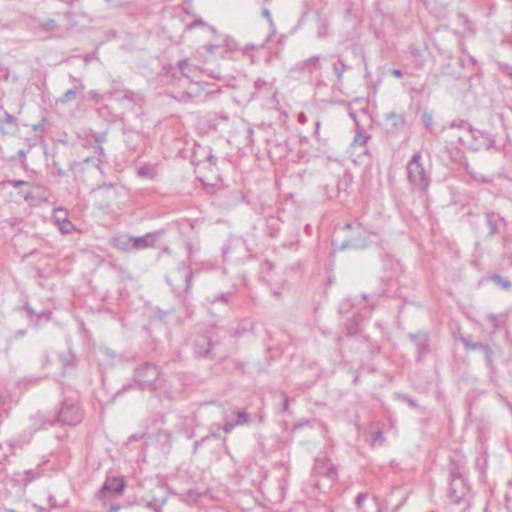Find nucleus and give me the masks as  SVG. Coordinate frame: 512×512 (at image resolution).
<instances>
[{"label":"nucleus","mask_w":512,"mask_h":512,"mask_svg":"<svg viewBox=\"0 0 512 512\" xmlns=\"http://www.w3.org/2000/svg\"><path fill=\"white\" fill-rule=\"evenodd\" d=\"M83 419V412L79 406L77 398L67 397L61 403L57 412V417H46L43 413H36L32 420L34 421V430L46 429L55 424L75 426Z\"/></svg>","instance_id":"nucleus-1"},{"label":"nucleus","mask_w":512,"mask_h":512,"mask_svg":"<svg viewBox=\"0 0 512 512\" xmlns=\"http://www.w3.org/2000/svg\"><path fill=\"white\" fill-rule=\"evenodd\" d=\"M407 180L412 191L424 194L431 182L430 173L422 163V154L417 151L406 165Z\"/></svg>","instance_id":"nucleus-2"},{"label":"nucleus","mask_w":512,"mask_h":512,"mask_svg":"<svg viewBox=\"0 0 512 512\" xmlns=\"http://www.w3.org/2000/svg\"><path fill=\"white\" fill-rule=\"evenodd\" d=\"M442 130H457L458 133H455L452 136L456 138L457 143L463 146L468 144L469 137L476 138V134H478L481 138L484 139V142L481 144H469V147L474 151L480 150L482 148L489 149L493 144V140L488 134L481 131L472 130L470 124L464 120L452 121L447 126H444Z\"/></svg>","instance_id":"nucleus-3"},{"label":"nucleus","mask_w":512,"mask_h":512,"mask_svg":"<svg viewBox=\"0 0 512 512\" xmlns=\"http://www.w3.org/2000/svg\"><path fill=\"white\" fill-rule=\"evenodd\" d=\"M450 474L448 496L454 503H460L468 494L470 487L464 476V467L460 461L451 459L448 464Z\"/></svg>","instance_id":"nucleus-4"},{"label":"nucleus","mask_w":512,"mask_h":512,"mask_svg":"<svg viewBox=\"0 0 512 512\" xmlns=\"http://www.w3.org/2000/svg\"><path fill=\"white\" fill-rule=\"evenodd\" d=\"M135 380L141 390H156L159 387L160 371L156 365L144 363L135 369Z\"/></svg>","instance_id":"nucleus-5"},{"label":"nucleus","mask_w":512,"mask_h":512,"mask_svg":"<svg viewBox=\"0 0 512 512\" xmlns=\"http://www.w3.org/2000/svg\"><path fill=\"white\" fill-rule=\"evenodd\" d=\"M211 88L212 85L207 82L200 80L191 81L188 83L186 90L182 93L179 100L184 102H204L210 95L215 93Z\"/></svg>","instance_id":"nucleus-6"},{"label":"nucleus","mask_w":512,"mask_h":512,"mask_svg":"<svg viewBox=\"0 0 512 512\" xmlns=\"http://www.w3.org/2000/svg\"><path fill=\"white\" fill-rule=\"evenodd\" d=\"M125 480L123 477H108L99 491V498H104L108 494H123L125 490Z\"/></svg>","instance_id":"nucleus-7"},{"label":"nucleus","mask_w":512,"mask_h":512,"mask_svg":"<svg viewBox=\"0 0 512 512\" xmlns=\"http://www.w3.org/2000/svg\"><path fill=\"white\" fill-rule=\"evenodd\" d=\"M357 512H380V506L376 497L368 493H359L355 500Z\"/></svg>","instance_id":"nucleus-8"},{"label":"nucleus","mask_w":512,"mask_h":512,"mask_svg":"<svg viewBox=\"0 0 512 512\" xmlns=\"http://www.w3.org/2000/svg\"><path fill=\"white\" fill-rule=\"evenodd\" d=\"M192 345L195 354L199 357L209 356L214 347L211 337L207 334L197 335L193 339Z\"/></svg>","instance_id":"nucleus-9"},{"label":"nucleus","mask_w":512,"mask_h":512,"mask_svg":"<svg viewBox=\"0 0 512 512\" xmlns=\"http://www.w3.org/2000/svg\"><path fill=\"white\" fill-rule=\"evenodd\" d=\"M409 339L414 343L417 350L418 361L429 352V335L425 331H419L417 333H410Z\"/></svg>","instance_id":"nucleus-10"},{"label":"nucleus","mask_w":512,"mask_h":512,"mask_svg":"<svg viewBox=\"0 0 512 512\" xmlns=\"http://www.w3.org/2000/svg\"><path fill=\"white\" fill-rule=\"evenodd\" d=\"M313 471L315 474L325 476L332 481L337 476L335 466L327 458H316Z\"/></svg>","instance_id":"nucleus-11"},{"label":"nucleus","mask_w":512,"mask_h":512,"mask_svg":"<svg viewBox=\"0 0 512 512\" xmlns=\"http://www.w3.org/2000/svg\"><path fill=\"white\" fill-rule=\"evenodd\" d=\"M6 183L15 188H20V194L27 202H32L34 200L33 189H40L39 185H35L33 183L22 181V180H7Z\"/></svg>","instance_id":"nucleus-12"},{"label":"nucleus","mask_w":512,"mask_h":512,"mask_svg":"<svg viewBox=\"0 0 512 512\" xmlns=\"http://www.w3.org/2000/svg\"><path fill=\"white\" fill-rule=\"evenodd\" d=\"M349 115L353 118L355 122V135L351 145L353 147H365L367 142L370 140L371 135L366 133L364 128L359 124L354 112H350Z\"/></svg>","instance_id":"nucleus-13"},{"label":"nucleus","mask_w":512,"mask_h":512,"mask_svg":"<svg viewBox=\"0 0 512 512\" xmlns=\"http://www.w3.org/2000/svg\"><path fill=\"white\" fill-rule=\"evenodd\" d=\"M178 68L181 72V74L191 81H196L201 76V70L198 66L192 64L189 62V60L184 59L178 63Z\"/></svg>","instance_id":"nucleus-14"},{"label":"nucleus","mask_w":512,"mask_h":512,"mask_svg":"<svg viewBox=\"0 0 512 512\" xmlns=\"http://www.w3.org/2000/svg\"><path fill=\"white\" fill-rule=\"evenodd\" d=\"M295 69L312 74L321 69V57L319 55H314L302 60L295 65Z\"/></svg>","instance_id":"nucleus-15"},{"label":"nucleus","mask_w":512,"mask_h":512,"mask_svg":"<svg viewBox=\"0 0 512 512\" xmlns=\"http://www.w3.org/2000/svg\"><path fill=\"white\" fill-rule=\"evenodd\" d=\"M250 422V415L246 411H238L235 420H226L222 429L225 433H230L235 427L242 426Z\"/></svg>","instance_id":"nucleus-16"},{"label":"nucleus","mask_w":512,"mask_h":512,"mask_svg":"<svg viewBox=\"0 0 512 512\" xmlns=\"http://www.w3.org/2000/svg\"><path fill=\"white\" fill-rule=\"evenodd\" d=\"M71 81L72 82H75L77 85L74 86L73 88L67 90L57 101L59 103H62V104H67L69 102H71L72 100H74L76 98V95L80 92H83L84 89H85V86L84 84L79 80V79H76L75 77L71 76L70 77Z\"/></svg>","instance_id":"nucleus-17"},{"label":"nucleus","mask_w":512,"mask_h":512,"mask_svg":"<svg viewBox=\"0 0 512 512\" xmlns=\"http://www.w3.org/2000/svg\"><path fill=\"white\" fill-rule=\"evenodd\" d=\"M168 490L164 486H157L156 489L153 491L152 497L146 501L145 506L151 507L154 504L159 505H166L168 501Z\"/></svg>","instance_id":"nucleus-18"},{"label":"nucleus","mask_w":512,"mask_h":512,"mask_svg":"<svg viewBox=\"0 0 512 512\" xmlns=\"http://www.w3.org/2000/svg\"><path fill=\"white\" fill-rule=\"evenodd\" d=\"M0 130L4 134H13L18 130V123L16 117L4 112L3 119H0Z\"/></svg>","instance_id":"nucleus-19"},{"label":"nucleus","mask_w":512,"mask_h":512,"mask_svg":"<svg viewBox=\"0 0 512 512\" xmlns=\"http://www.w3.org/2000/svg\"><path fill=\"white\" fill-rule=\"evenodd\" d=\"M154 245V234L147 233L144 236H132V250H144Z\"/></svg>","instance_id":"nucleus-20"},{"label":"nucleus","mask_w":512,"mask_h":512,"mask_svg":"<svg viewBox=\"0 0 512 512\" xmlns=\"http://www.w3.org/2000/svg\"><path fill=\"white\" fill-rule=\"evenodd\" d=\"M385 119L389 122L390 126L397 131L402 130L406 125L405 117L394 111L387 113Z\"/></svg>","instance_id":"nucleus-21"},{"label":"nucleus","mask_w":512,"mask_h":512,"mask_svg":"<svg viewBox=\"0 0 512 512\" xmlns=\"http://www.w3.org/2000/svg\"><path fill=\"white\" fill-rule=\"evenodd\" d=\"M274 82L267 81L262 78H258L254 82L255 94L258 95H268L273 91Z\"/></svg>","instance_id":"nucleus-22"},{"label":"nucleus","mask_w":512,"mask_h":512,"mask_svg":"<svg viewBox=\"0 0 512 512\" xmlns=\"http://www.w3.org/2000/svg\"><path fill=\"white\" fill-rule=\"evenodd\" d=\"M131 244H132V236L120 235V236H116L112 239L113 247H115L121 251H125V252L131 251L132 250Z\"/></svg>","instance_id":"nucleus-23"},{"label":"nucleus","mask_w":512,"mask_h":512,"mask_svg":"<svg viewBox=\"0 0 512 512\" xmlns=\"http://www.w3.org/2000/svg\"><path fill=\"white\" fill-rule=\"evenodd\" d=\"M37 29L43 33H51L59 29V24L54 19H46L38 23Z\"/></svg>","instance_id":"nucleus-24"},{"label":"nucleus","mask_w":512,"mask_h":512,"mask_svg":"<svg viewBox=\"0 0 512 512\" xmlns=\"http://www.w3.org/2000/svg\"><path fill=\"white\" fill-rule=\"evenodd\" d=\"M59 361L65 370L76 366V357L71 352V350H67L66 352L60 354Z\"/></svg>","instance_id":"nucleus-25"},{"label":"nucleus","mask_w":512,"mask_h":512,"mask_svg":"<svg viewBox=\"0 0 512 512\" xmlns=\"http://www.w3.org/2000/svg\"><path fill=\"white\" fill-rule=\"evenodd\" d=\"M178 271L182 272V277H183L184 283H185L184 291L187 293L191 289V286H192V275H193V273L189 269V267L186 266L185 263H181L178 266Z\"/></svg>","instance_id":"nucleus-26"},{"label":"nucleus","mask_w":512,"mask_h":512,"mask_svg":"<svg viewBox=\"0 0 512 512\" xmlns=\"http://www.w3.org/2000/svg\"><path fill=\"white\" fill-rule=\"evenodd\" d=\"M55 222L59 230L63 234H69L74 228L72 222L68 220L66 217L61 218L60 216L55 215Z\"/></svg>","instance_id":"nucleus-27"},{"label":"nucleus","mask_w":512,"mask_h":512,"mask_svg":"<svg viewBox=\"0 0 512 512\" xmlns=\"http://www.w3.org/2000/svg\"><path fill=\"white\" fill-rule=\"evenodd\" d=\"M490 280L505 290H509L512 287V283L508 279L500 276L499 274L491 275Z\"/></svg>","instance_id":"nucleus-28"},{"label":"nucleus","mask_w":512,"mask_h":512,"mask_svg":"<svg viewBox=\"0 0 512 512\" xmlns=\"http://www.w3.org/2000/svg\"><path fill=\"white\" fill-rule=\"evenodd\" d=\"M112 94L120 100L134 101L135 97H136V93L131 90H118L117 89Z\"/></svg>","instance_id":"nucleus-29"},{"label":"nucleus","mask_w":512,"mask_h":512,"mask_svg":"<svg viewBox=\"0 0 512 512\" xmlns=\"http://www.w3.org/2000/svg\"><path fill=\"white\" fill-rule=\"evenodd\" d=\"M346 69L347 66L341 59L333 64V71L336 74L337 80L339 82L342 80L343 74L346 71Z\"/></svg>","instance_id":"nucleus-30"},{"label":"nucleus","mask_w":512,"mask_h":512,"mask_svg":"<svg viewBox=\"0 0 512 512\" xmlns=\"http://www.w3.org/2000/svg\"><path fill=\"white\" fill-rule=\"evenodd\" d=\"M486 220L489 227V233L490 235H494L497 232V223L494 220V214L493 213H487L486 214Z\"/></svg>","instance_id":"nucleus-31"},{"label":"nucleus","mask_w":512,"mask_h":512,"mask_svg":"<svg viewBox=\"0 0 512 512\" xmlns=\"http://www.w3.org/2000/svg\"><path fill=\"white\" fill-rule=\"evenodd\" d=\"M385 439L381 430H377L371 434V442L373 446L382 445Z\"/></svg>","instance_id":"nucleus-32"},{"label":"nucleus","mask_w":512,"mask_h":512,"mask_svg":"<svg viewBox=\"0 0 512 512\" xmlns=\"http://www.w3.org/2000/svg\"><path fill=\"white\" fill-rule=\"evenodd\" d=\"M421 118H422V122L425 125L426 129L431 130L432 125H433V115H432V113H430L428 111H424L422 113V117Z\"/></svg>","instance_id":"nucleus-33"},{"label":"nucleus","mask_w":512,"mask_h":512,"mask_svg":"<svg viewBox=\"0 0 512 512\" xmlns=\"http://www.w3.org/2000/svg\"><path fill=\"white\" fill-rule=\"evenodd\" d=\"M482 352L484 353L485 355V360H486V363L488 364L489 367H493V351L492 349L486 345L485 347H483L482 349Z\"/></svg>","instance_id":"nucleus-34"},{"label":"nucleus","mask_w":512,"mask_h":512,"mask_svg":"<svg viewBox=\"0 0 512 512\" xmlns=\"http://www.w3.org/2000/svg\"><path fill=\"white\" fill-rule=\"evenodd\" d=\"M482 352L484 353L485 355V360H486V363L488 364L489 367H493V351L492 349L486 345L485 347H483L482 349Z\"/></svg>","instance_id":"nucleus-35"},{"label":"nucleus","mask_w":512,"mask_h":512,"mask_svg":"<svg viewBox=\"0 0 512 512\" xmlns=\"http://www.w3.org/2000/svg\"><path fill=\"white\" fill-rule=\"evenodd\" d=\"M464 342V345H465V348L467 350H476V349H479L482 351L483 347L486 346V344H483V343H480V342H475V343H472L466 339L463 340Z\"/></svg>","instance_id":"nucleus-36"},{"label":"nucleus","mask_w":512,"mask_h":512,"mask_svg":"<svg viewBox=\"0 0 512 512\" xmlns=\"http://www.w3.org/2000/svg\"><path fill=\"white\" fill-rule=\"evenodd\" d=\"M466 170L475 181L481 183L486 182V177L483 174L472 171L468 165L466 166Z\"/></svg>","instance_id":"nucleus-37"},{"label":"nucleus","mask_w":512,"mask_h":512,"mask_svg":"<svg viewBox=\"0 0 512 512\" xmlns=\"http://www.w3.org/2000/svg\"><path fill=\"white\" fill-rule=\"evenodd\" d=\"M25 477L23 479V481L27 484V483H30L32 482L33 480L37 479L40 474L38 472H35L33 470H27L25 471Z\"/></svg>","instance_id":"nucleus-38"},{"label":"nucleus","mask_w":512,"mask_h":512,"mask_svg":"<svg viewBox=\"0 0 512 512\" xmlns=\"http://www.w3.org/2000/svg\"><path fill=\"white\" fill-rule=\"evenodd\" d=\"M99 352L101 355H103L105 358L109 360H114L117 357L116 353L113 350L106 347L101 348Z\"/></svg>","instance_id":"nucleus-39"},{"label":"nucleus","mask_w":512,"mask_h":512,"mask_svg":"<svg viewBox=\"0 0 512 512\" xmlns=\"http://www.w3.org/2000/svg\"><path fill=\"white\" fill-rule=\"evenodd\" d=\"M203 48L207 52L212 53V54L216 53V51H218V50L225 51V49L220 47L219 45H212V44L204 45Z\"/></svg>","instance_id":"nucleus-40"},{"label":"nucleus","mask_w":512,"mask_h":512,"mask_svg":"<svg viewBox=\"0 0 512 512\" xmlns=\"http://www.w3.org/2000/svg\"><path fill=\"white\" fill-rule=\"evenodd\" d=\"M487 320L492 324L494 328H498L500 325L497 315L489 314L487 315Z\"/></svg>","instance_id":"nucleus-41"},{"label":"nucleus","mask_w":512,"mask_h":512,"mask_svg":"<svg viewBox=\"0 0 512 512\" xmlns=\"http://www.w3.org/2000/svg\"><path fill=\"white\" fill-rule=\"evenodd\" d=\"M281 396L283 398L282 411L283 412H289V400H288V397L284 393H282Z\"/></svg>","instance_id":"nucleus-42"},{"label":"nucleus","mask_w":512,"mask_h":512,"mask_svg":"<svg viewBox=\"0 0 512 512\" xmlns=\"http://www.w3.org/2000/svg\"><path fill=\"white\" fill-rule=\"evenodd\" d=\"M90 98L95 100L97 103H99L102 100V96L97 93L96 91H90L89 92Z\"/></svg>","instance_id":"nucleus-43"},{"label":"nucleus","mask_w":512,"mask_h":512,"mask_svg":"<svg viewBox=\"0 0 512 512\" xmlns=\"http://www.w3.org/2000/svg\"><path fill=\"white\" fill-rule=\"evenodd\" d=\"M94 139L99 145H101V143H103L106 139V133H99L94 136Z\"/></svg>","instance_id":"nucleus-44"},{"label":"nucleus","mask_w":512,"mask_h":512,"mask_svg":"<svg viewBox=\"0 0 512 512\" xmlns=\"http://www.w3.org/2000/svg\"><path fill=\"white\" fill-rule=\"evenodd\" d=\"M262 15H263V17H265L267 19V21L270 25L273 24L271 13L267 8L263 9Z\"/></svg>","instance_id":"nucleus-45"},{"label":"nucleus","mask_w":512,"mask_h":512,"mask_svg":"<svg viewBox=\"0 0 512 512\" xmlns=\"http://www.w3.org/2000/svg\"><path fill=\"white\" fill-rule=\"evenodd\" d=\"M355 244H352L348 241H345L343 244H341L339 247H337L336 243L333 242V246L335 247V249L339 248V249H344L346 247H350V246H354Z\"/></svg>","instance_id":"nucleus-46"},{"label":"nucleus","mask_w":512,"mask_h":512,"mask_svg":"<svg viewBox=\"0 0 512 512\" xmlns=\"http://www.w3.org/2000/svg\"><path fill=\"white\" fill-rule=\"evenodd\" d=\"M164 505L154 504L151 507H148V509H151L154 512H162V508Z\"/></svg>","instance_id":"nucleus-47"},{"label":"nucleus","mask_w":512,"mask_h":512,"mask_svg":"<svg viewBox=\"0 0 512 512\" xmlns=\"http://www.w3.org/2000/svg\"><path fill=\"white\" fill-rule=\"evenodd\" d=\"M390 73L396 78H401L403 76L402 71L399 69H392Z\"/></svg>","instance_id":"nucleus-48"},{"label":"nucleus","mask_w":512,"mask_h":512,"mask_svg":"<svg viewBox=\"0 0 512 512\" xmlns=\"http://www.w3.org/2000/svg\"><path fill=\"white\" fill-rule=\"evenodd\" d=\"M403 400L406 401L411 407L417 406L416 402L407 396H403Z\"/></svg>","instance_id":"nucleus-49"},{"label":"nucleus","mask_w":512,"mask_h":512,"mask_svg":"<svg viewBox=\"0 0 512 512\" xmlns=\"http://www.w3.org/2000/svg\"><path fill=\"white\" fill-rule=\"evenodd\" d=\"M114 184H103V185H99L97 187V190H103V189H114Z\"/></svg>","instance_id":"nucleus-50"},{"label":"nucleus","mask_w":512,"mask_h":512,"mask_svg":"<svg viewBox=\"0 0 512 512\" xmlns=\"http://www.w3.org/2000/svg\"><path fill=\"white\" fill-rule=\"evenodd\" d=\"M25 334H26V330L25 329H20V330L15 332L14 338L17 339L19 337H23Z\"/></svg>","instance_id":"nucleus-51"},{"label":"nucleus","mask_w":512,"mask_h":512,"mask_svg":"<svg viewBox=\"0 0 512 512\" xmlns=\"http://www.w3.org/2000/svg\"><path fill=\"white\" fill-rule=\"evenodd\" d=\"M120 510V505L118 504H115V505H111V507L109 508L108 511L106 512H118Z\"/></svg>","instance_id":"nucleus-52"},{"label":"nucleus","mask_w":512,"mask_h":512,"mask_svg":"<svg viewBox=\"0 0 512 512\" xmlns=\"http://www.w3.org/2000/svg\"><path fill=\"white\" fill-rule=\"evenodd\" d=\"M207 160H208L211 164L215 165V164H216V161H217V158H216L214 155L209 154V155L207 156Z\"/></svg>","instance_id":"nucleus-53"},{"label":"nucleus","mask_w":512,"mask_h":512,"mask_svg":"<svg viewBox=\"0 0 512 512\" xmlns=\"http://www.w3.org/2000/svg\"><path fill=\"white\" fill-rule=\"evenodd\" d=\"M217 300H221L223 302H228V299H227V296L225 294H219L217 297H216Z\"/></svg>","instance_id":"nucleus-54"},{"label":"nucleus","mask_w":512,"mask_h":512,"mask_svg":"<svg viewBox=\"0 0 512 512\" xmlns=\"http://www.w3.org/2000/svg\"><path fill=\"white\" fill-rule=\"evenodd\" d=\"M25 309H26V310L28 311V313H29V314H31V315H34V314H35L34 310H33L30 306H28V305L25 307Z\"/></svg>","instance_id":"nucleus-55"},{"label":"nucleus","mask_w":512,"mask_h":512,"mask_svg":"<svg viewBox=\"0 0 512 512\" xmlns=\"http://www.w3.org/2000/svg\"><path fill=\"white\" fill-rule=\"evenodd\" d=\"M97 149H98L100 155H104V148L101 145H98Z\"/></svg>","instance_id":"nucleus-56"},{"label":"nucleus","mask_w":512,"mask_h":512,"mask_svg":"<svg viewBox=\"0 0 512 512\" xmlns=\"http://www.w3.org/2000/svg\"><path fill=\"white\" fill-rule=\"evenodd\" d=\"M57 173H58V175H60V176H64V175H65V171H64V170H62V169H58V170H57Z\"/></svg>","instance_id":"nucleus-57"},{"label":"nucleus","mask_w":512,"mask_h":512,"mask_svg":"<svg viewBox=\"0 0 512 512\" xmlns=\"http://www.w3.org/2000/svg\"><path fill=\"white\" fill-rule=\"evenodd\" d=\"M41 125L37 124L33 126L34 131H38L40 129Z\"/></svg>","instance_id":"nucleus-58"},{"label":"nucleus","mask_w":512,"mask_h":512,"mask_svg":"<svg viewBox=\"0 0 512 512\" xmlns=\"http://www.w3.org/2000/svg\"><path fill=\"white\" fill-rule=\"evenodd\" d=\"M18 154H19L20 157H25L24 150H19Z\"/></svg>","instance_id":"nucleus-59"},{"label":"nucleus","mask_w":512,"mask_h":512,"mask_svg":"<svg viewBox=\"0 0 512 512\" xmlns=\"http://www.w3.org/2000/svg\"><path fill=\"white\" fill-rule=\"evenodd\" d=\"M198 446H199V443H198V442H195V444H194V452H196V451H197Z\"/></svg>","instance_id":"nucleus-60"},{"label":"nucleus","mask_w":512,"mask_h":512,"mask_svg":"<svg viewBox=\"0 0 512 512\" xmlns=\"http://www.w3.org/2000/svg\"><path fill=\"white\" fill-rule=\"evenodd\" d=\"M7 28V25L6 24H1L0 23V29H6Z\"/></svg>","instance_id":"nucleus-61"},{"label":"nucleus","mask_w":512,"mask_h":512,"mask_svg":"<svg viewBox=\"0 0 512 512\" xmlns=\"http://www.w3.org/2000/svg\"><path fill=\"white\" fill-rule=\"evenodd\" d=\"M319 126H320V124H319V122H317L316 123V131H315V133H318Z\"/></svg>","instance_id":"nucleus-62"},{"label":"nucleus","mask_w":512,"mask_h":512,"mask_svg":"<svg viewBox=\"0 0 512 512\" xmlns=\"http://www.w3.org/2000/svg\"><path fill=\"white\" fill-rule=\"evenodd\" d=\"M345 228L350 229V228H351V224H350V223L346 224V225H345Z\"/></svg>","instance_id":"nucleus-63"},{"label":"nucleus","mask_w":512,"mask_h":512,"mask_svg":"<svg viewBox=\"0 0 512 512\" xmlns=\"http://www.w3.org/2000/svg\"><path fill=\"white\" fill-rule=\"evenodd\" d=\"M508 485L512 487V480L508 482Z\"/></svg>","instance_id":"nucleus-64"}]
</instances>
